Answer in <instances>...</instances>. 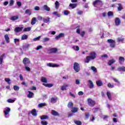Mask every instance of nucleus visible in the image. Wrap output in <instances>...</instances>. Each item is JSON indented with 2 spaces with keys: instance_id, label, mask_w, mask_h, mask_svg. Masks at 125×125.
<instances>
[{
  "instance_id": "f257e3e1",
  "label": "nucleus",
  "mask_w": 125,
  "mask_h": 125,
  "mask_svg": "<svg viewBox=\"0 0 125 125\" xmlns=\"http://www.w3.org/2000/svg\"><path fill=\"white\" fill-rule=\"evenodd\" d=\"M96 58V53L95 52H91L89 56L86 57V60L84 61L85 63H89L90 60H94Z\"/></svg>"
},
{
  "instance_id": "f03ea898",
  "label": "nucleus",
  "mask_w": 125,
  "mask_h": 125,
  "mask_svg": "<svg viewBox=\"0 0 125 125\" xmlns=\"http://www.w3.org/2000/svg\"><path fill=\"white\" fill-rule=\"evenodd\" d=\"M107 42L109 43V46L112 48H115L116 47V41L112 39L107 40Z\"/></svg>"
},
{
  "instance_id": "7ed1b4c3",
  "label": "nucleus",
  "mask_w": 125,
  "mask_h": 125,
  "mask_svg": "<svg viewBox=\"0 0 125 125\" xmlns=\"http://www.w3.org/2000/svg\"><path fill=\"white\" fill-rule=\"evenodd\" d=\"M88 105L90 106V107H93L95 105V104H96V102H95V101H93L92 99L90 98H88L87 100Z\"/></svg>"
},
{
  "instance_id": "20e7f679",
  "label": "nucleus",
  "mask_w": 125,
  "mask_h": 125,
  "mask_svg": "<svg viewBox=\"0 0 125 125\" xmlns=\"http://www.w3.org/2000/svg\"><path fill=\"white\" fill-rule=\"evenodd\" d=\"M73 69L77 73L80 72L81 68L80 67V64L78 62H74L73 65Z\"/></svg>"
},
{
  "instance_id": "39448f33",
  "label": "nucleus",
  "mask_w": 125,
  "mask_h": 125,
  "mask_svg": "<svg viewBox=\"0 0 125 125\" xmlns=\"http://www.w3.org/2000/svg\"><path fill=\"white\" fill-rule=\"evenodd\" d=\"M93 5L95 7H98L99 6H102V1L100 0H96L93 2Z\"/></svg>"
},
{
  "instance_id": "423d86ee",
  "label": "nucleus",
  "mask_w": 125,
  "mask_h": 125,
  "mask_svg": "<svg viewBox=\"0 0 125 125\" xmlns=\"http://www.w3.org/2000/svg\"><path fill=\"white\" fill-rule=\"evenodd\" d=\"M58 51V49L56 48H52L49 50H47V53L51 54V53H56Z\"/></svg>"
},
{
  "instance_id": "0eeeda50",
  "label": "nucleus",
  "mask_w": 125,
  "mask_h": 125,
  "mask_svg": "<svg viewBox=\"0 0 125 125\" xmlns=\"http://www.w3.org/2000/svg\"><path fill=\"white\" fill-rule=\"evenodd\" d=\"M11 109H10V108L9 107H6L4 109V113L5 114V118H8L9 117V115H8V114H9V112H10Z\"/></svg>"
},
{
  "instance_id": "6e6552de",
  "label": "nucleus",
  "mask_w": 125,
  "mask_h": 125,
  "mask_svg": "<svg viewBox=\"0 0 125 125\" xmlns=\"http://www.w3.org/2000/svg\"><path fill=\"white\" fill-rule=\"evenodd\" d=\"M22 62L24 66H26L27 65L31 63V61H30V59L28 58H24L22 60Z\"/></svg>"
},
{
  "instance_id": "1a4fd4ad",
  "label": "nucleus",
  "mask_w": 125,
  "mask_h": 125,
  "mask_svg": "<svg viewBox=\"0 0 125 125\" xmlns=\"http://www.w3.org/2000/svg\"><path fill=\"white\" fill-rule=\"evenodd\" d=\"M115 23L116 26H119L121 24V20L119 18H116L115 20Z\"/></svg>"
},
{
  "instance_id": "9d476101",
  "label": "nucleus",
  "mask_w": 125,
  "mask_h": 125,
  "mask_svg": "<svg viewBox=\"0 0 125 125\" xmlns=\"http://www.w3.org/2000/svg\"><path fill=\"white\" fill-rule=\"evenodd\" d=\"M47 66H48V67H52L53 68L59 67V65L53 64L52 63H47Z\"/></svg>"
},
{
  "instance_id": "9b49d317",
  "label": "nucleus",
  "mask_w": 125,
  "mask_h": 125,
  "mask_svg": "<svg viewBox=\"0 0 125 125\" xmlns=\"http://www.w3.org/2000/svg\"><path fill=\"white\" fill-rule=\"evenodd\" d=\"M42 8L43 10H45V11H50V8L48 7L47 5H44Z\"/></svg>"
},
{
  "instance_id": "f8f14e48",
  "label": "nucleus",
  "mask_w": 125,
  "mask_h": 125,
  "mask_svg": "<svg viewBox=\"0 0 125 125\" xmlns=\"http://www.w3.org/2000/svg\"><path fill=\"white\" fill-rule=\"evenodd\" d=\"M57 99H58L57 97H52L51 99V101H50L51 103H52L53 104H54V103H56V102H57Z\"/></svg>"
},
{
  "instance_id": "ddd939ff",
  "label": "nucleus",
  "mask_w": 125,
  "mask_h": 125,
  "mask_svg": "<svg viewBox=\"0 0 125 125\" xmlns=\"http://www.w3.org/2000/svg\"><path fill=\"white\" fill-rule=\"evenodd\" d=\"M22 30H23V27H16L14 31L16 33H19V32H21V31H22Z\"/></svg>"
},
{
  "instance_id": "4468645a",
  "label": "nucleus",
  "mask_w": 125,
  "mask_h": 125,
  "mask_svg": "<svg viewBox=\"0 0 125 125\" xmlns=\"http://www.w3.org/2000/svg\"><path fill=\"white\" fill-rule=\"evenodd\" d=\"M4 39L7 43H9V42H10V40L9 39V37L8 36V35L5 34L4 35Z\"/></svg>"
},
{
  "instance_id": "2eb2a0df",
  "label": "nucleus",
  "mask_w": 125,
  "mask_h": 125,
  "mask_svg": "<svg viewBox=\"0 0 125 125\" xmlns=\"http://www.w3.org/2000/svg\"><path fill=\"white\" fill-rule=\"evenodd\" d=\"M30 44H26L22 46V48L24 50H29V47H30Z\"/></svg>"
},
{
  "instance_id": "dca6fc26",
  "label": "nucleus",
  "mask_w": 125,
  "mask_h": 125,
  "mask_svg": "<svg viewBox=\"0 0 125 125\" xmlns=\"http://www.w3.org/2000/svg\"><path fill=\"white\" fill-rule=\"evenodd\" d=\"M18 19H19V17L18 16H15L10 18V20H11V21H16V20H18Z\"/></svg>"
},
{
  "instance_id": "f3484780",
  "label": "nucleus",
  "mask_w": 125,
  "mask_h": 125,
  "mask_svg": "<svg viewBox=\"0 0 125 125\" xmlns=\"http://www.w3.org/2000/svg\"><path fill=\"white\" fill-rule=\"evenodd\" d=\"M124 62H125V58L123 57H120L119 58V62L120 64H123Z\"/></svg>"
},
{
  "instance_id": "a211bd4d",
  "label": "nucleus",
  "mask_w": 125,
  "mask_h": 125,
  "mask_svg": "<svg viewBox=\"0 0 125 125\" xmlns=\"http://www.w3.org/2000/svg\"><path fill=\"white\" fill-rule=\"evenodd\" d=\"M28 98H33V97L34 96V93L28 91V94L27 95Z\"/></svg>"
},
{
  "instance_id": "6ab92c4d",
  "label": "nucleus",
  "mask_w": 125,
  "mask_h": 125,
  "mask_svg": "<svg viewBox=\"0 0 125 125\" xmlns=\"http://www.w3.org/2000/svg\"><path fill=\"white\" fill-rule=\"evenodd\" d=\"M88 83H89V88H93V87H94V84H93V82H92L91 80H89Z\"/></svg>"
},
{
  "instance_id": "aec40b11",
  "label": "nucleus",
  "mask_w": 125,
  "mask_h": 125,
  "mask_svg": "<svg viewBox=\"0 0 125 125\" xmlns=\"http://www.w3.org/2000/svg\"><path fill=\"white\" fill-rule=\"evenodd\" d=\"M106 95L108 97V99L111 101L112 100V95L111 94V93L109 91L106 92Z\"/></svg>"
},
{
  "instance_id": "412c9836",
  "label": "nucleus",
  "mask_w": 125,
  "mask_h": 125,
  "mask_svg": "<svg viewBox=\"0 0 125 125\" xmlns=\"http://www.w3.org/2000/svg\"><path fill=\"white\" fill-rule=\"evenodd\" d=\"M77 5H78L77 3H70L69 4V6L72 9H74V8H76V7H77Z\"/></svg>"
},
{
  "instance_id": "4be33fe9",
  "label": "nucleus",
  "mask_w": 125,
  "mask_h": 125,
  "mask_svg": "<svg viewBox=\"0 0 125 125\" xmlns=\"http://www.w3.org/2000/svg\"><path fill=\"white\" fill-rule=\"evenodd\" d=\"M25 14H28L29 16L32 15V11L31 9H27L25 11Z\"/></svg>"
},
{
  "instance_id": "5701e85b",
  "label": "nucleus",
  "mask_w": 125,
  "mask_h": 125,
  "mask_svg": "<svg viewBox=\"0 0 125 125\" xmlns=\"http://www.w3.org/2000/svg\"><path fill=\"white\" fill-rule=\"evenodd\" d=\"M96 83L98 86H102V85H103V83L101 80H98L97 81Z\"/></svg>"
},
{
  "instance_id": "b1692460",
  "label": "nucleus",
  "mask_w": 125,
  "mask_h": 125,
  "mask_svg": "<svg viewBox=\"0 0 125 125\" xmlns=\"http://www.w3.org/2000/svg\"><path fill=\"white\" fill-rule=\"evenodd\" d=\"M37 22V18H33L32 19L31 24V25H35L36 23Z\"/></svg>"
},
{
  "instance_id": "393cba45",
  "label": "nucleus",
  "mask_w": 125,
  "mask_h": 125,
  "mask_svg": "<svg viewBox=\"0 0 125 125\" xmlns=\"http://www.w3.org/2000/svg\"><path fill=\"white\" fill-rule=\"evenodd\" d=\"M43 21L44 23H48V22H50V18H43Z\"/></svg>"
},
{
  "instance_id": "a878e982",
  "label": "nucleus",
  "mask_w": 125,
  "mask_h": 125,
  "mask_svg": "<svg viewBox=\"0 0 125 125\" xmlns=\"http://www.w3.org/2000/svg\"><path fill=\"white\" fill-rule=\"evenodd\" d=\"M51 114L53 116H59V113L54 110H52Z\"/></svg>"
},
{
  "instance_id": "bb28decb",
  "label": "nucleus",
  "mask_w": 125,
  "mask_h": 125,
  "mask_svg": "<svg viewBox=\"0 0 125 125\" xmlns=\"http://www.w3.org/2000/svg\"><path fill=\"white\" fill-rule=\"evenodd\" d=\"M31 114L34 116V117H37V110L36 109H33L31 111Z\"/></svg>"
},
{
  "instance_id": "cd10ccee",
  "label": "nucleus",
  "mask_w": 125,
  "mask_h": 125,
  "mask_svg": "<svg viewBox=\"0 0 125 125\" xmlns=\"http://www.w3.org/2000/svg\"><path fill=\"white\" fill-rule=\"evenodd\" d=\"M69 86L68 84H65L62 86L61 87V90L64 91V90H67V87Z\"/></svg>"
},
{
  "instance_id": "c85d7f7f",
  "label": "nucleus",
  "mask_w": 125,
  "mask_h": 125,
  "mask_svg": "<svg viewBox=\"0 0 125 125\" xmlns=\"http://www.w3.org/2000/svg\"><path fill=\"white\" fill-rule=\"evenodd\" d=\"M115 62H116V61L114 59L109 60L108 62V65H109V66H111V65H112V64H114Z\"/></svg>"
},
{
  "instance_id": "c756f323",
  "label": "nucleus",
  "mask_w": 125,
  "mask_h": 125,
  "mask_svg": "<svg viewBox=\"0 0 125 125\" xmlns=\"http://www.w3.org/2000/svg\"><path fill=\"white\" fill-rule=\"evenodd\" d=\"M28 39V35L26 34H23L21 38V41H24L25 40H27Z\"/></svg>"
},
{
  "instance_id": "7c9ffc66",
  "label": "nucleus",
  "mask_w": 125,
  "mask_h": 125,
  "mask_svg": "<svg viewBox=\"0 0 125 125\" xmlns=\"http://www.w3.org/2000/svg\"><path fill=\"white\" fill-rule=\"evenodd\" d=\"M41 82L42 83H47V79L45 77H42L41 78Z\"/></svg>"
},
{
  "instance_id": "2f4dec72",
  "label": "nucleus",
  "mask_w": 125,
  "mask_h": 125,
  "mask_svg": "<svg viewBox=\"0 0 125 125\" xmlns=\"http://www.w3.org/2000/svg\"><path fill=\"white\" fill-rule=\"evenodd\" d=\"M5 54H3V55H1L0 56V64H2V62L3 61V57H4V56Z\"/></svg>"
},
{
  "instance_id": "473e14b6",
  "label": "nucleus",
  "mask_w": 125,
  "mask_h": 125,
  "mask_svg": "<svg viewBox=\"0 0 125 125\" xmlns=\"http://www.w3.org/2000/svg\"><path fill=\"white\" fill-rule=\"evenodd\" d=\"M117 70L119 72H121V71H122L123 72H125V67L124 66L120 67L118 68Z\"/></svg>"
},
{
  "instance_id": "72a5a7b5",
  "label": "nucleus",
  "mask_w": 125,
  "mask_h": 125,
  "mask_svg": "<svg viewBox=\"0 0 125 125\" xmlns=\"http://www.w3.org/2000/svg\"><path fill=\"white\" fill-rule=\"evenodd\" d=\"M55 8L56 9H58V8H59V6L60 5V4H59V2H58V1H56L55 3Z\"/></svg>"
},
{
  "instance_id": "f704fd0d",
  "label": "nucleus",
  "mask_w": 125,
  "mask_h": 125,
  "mask_svg": "<svg viewBox=\"0 0 125 125\" xmlns=\"http://www.w3.org/2000/svg\"><path fill=\"white\" fill-rule=\"evenodd\" d=\"M44 106H46V104H45V103H41L38 104V107L39 108H42V107H44Z\"/></svg>"
},
{
  "instance_id": "c9c22d12",
  "label": "nucleus",
  "mask_w": 125,
  "mask_h": 125,
  "mask_svg": "<svg viewBox=\"0 0 125 125\" xmlns=\"http://www.w3.org/2000/svg\"><path fill=\"white\" fill-rule=\"evenodd\" d=\"M43 85L46 86V87H52L53 86V84H45L43 83Z\"/></svg>"
},
{
  "instance_id": "e433bc0d",
  "label": "nucleus",
  "mask_w": 125,
  "mask_h": 125,
  "mask_svg": "<svg viewBox=\"0 0 125 125\" xmlns=\"http://www.w3.org/2000/svg\"><path fill=\"white\" fill-rule=\"evenodd\" d=\"M73 105H74V104L71 102H69L68 103V104H67V107L69 108V109H71V108H72L73 107Z\"/></svg>"
},
{
  "instance_id": "4c0bfd02",
  "label": "nucleus",
  "mask_w": 125,
  "mask_h": 125,
  "mask_svg": "<svg viewBox=\"0 0 125 125\" xmlns=\"http://www.w3.org/2000/svg\"><path fill=\"white\" fill-rule=\"evenodd\" d=\"M119 6L118 7V11H121L122 9H123V6H122V4L119 3L118 4Z\"/></svg>"
},
{
  "instance_id": "58836bf2",
  "label": "nucleus",
  "mask_w": 125,
  "mask_h": 125,
  "mask_svg": "<svg viewBox=\"0 0 125 125\" xmlns=\"http://www.w3.org/2000/svg\"><path fill=\"white\" fill-rule=\"evenodd\" d=\"M73 49L76 50V51H79L80 50V47L78 46H73L72 47Z\"/></svg>"
},
{
  "instance_id": "ea45409f",
  "label": "nucleus",
  "mask_w": 125,
  "mask_h": 125,
  "mask_svg": "<svg viewBox=\"0 0 125 125\" xmlns=\"http://www.w3.org/2000/svg\"><path fill=\"white\" fill-rule=\"evenodd\" d=\"M74 123L77 125H82V122L80 121L74 120Z\"/></svg>"
},
{
  "instance_id": "a19ab883",
  "label": "nucleus",
  "mask_w": 125,
  "mask_h": 125,
  "mask_svg": "<svg viewBox=\"0 0 125 125\" xmlns=\"http://www.w3.org/2000/svg\"><path fill=\"white\" fill-rule=\"evenodd\" d=\"M78 108H77V107H73L72 109L71 110L72 113H77V112H78Z\"/></svg>"
},
{
  "instance_id": "79ce46f5",
  "label": "nucleus",
  "mask_w": 125,
  "mask_h": 125,
  "mask_svg": "<svg viewBox=\"0 0 125 125\" xmlns=\"http://www.w3.org/2000/svg\"><path fill=\"white\" fill-rule=\"evenodd\" d=\"M46 119H48V116L46 115H42L41 117V120H46Z\"/></svg>"
},
{
  "instance_id": "37998d69",
  "label": "nucleus",
  "mask_w": 125,
  "mask_h": 125,
  "mask_svg": "<svg viewBox=\"0 0 125 125\" xmlns=\"http://www.w3.org/2000/svg\"><path fill=\"white\" fill-rule=\"evenodd\" d=\"M91 69L92 71H94L95 73H97V69L94 66H91Z\"/></svg>"
},
{
  "instance_id": "c03bdc74",
  "label": "nucleus",
  "mask_w": 125,
  "mask_h": 125,
  "mask_svg": "<svg viewBox=\"0 0 125 125\" xmlns=\"http://www.w3.org/2000/svg\"><path fill=\"white\" fill-rule=\"evenodd\" d=\"M31 31V27H26L23 29V32H29Z\"/></svg>"
},
{
  "instance_id": "a18cd8bd",
  "label": "nucleus",
  "mask_w": 125,
  "mask_h": 125,
  "mask_svg": "<svg viewBox=\"0 0 125 125\" xmlns=\"http://www.w3.org/2000/svg\"><path fill=\"white\" fill-rule=\"evenodd\" d=\"M49 38H45L43 39L42 42H49Z\"/></svg>"
},
{
  "instance_id": "49530a36",
  "label": "nucleus",
  "mask_w": 125,
  "mask_h": 125,
  "mask_svg": "<svg viewBox=\"0 0 125 125\" xmlns=\"http://www.w3.org/2000/svg\"><path fill=\"white\" fill-rule=\"evenodd\" d=\"M53 14H54V15H56L57 17H60V16H61V15H60V14H59L57 12H54L53 13Z\"/></svg>"
},
{
  "instance_id": "de8ad7c7",
  "label": "nucleus",
  "mask_w": 125,
  "mask_h": 125,
  "mask_svg": "<svg viewBox=\"0 0 125 125\" xmlns=\"http://www.w3.org/2000/svg\"><path fill=\"white\" fill-rule=\"evenodd\" d=\"M63 14L64 15H66V16L69 15V14H70V12L68 10H65L63 12Z\"/></svg>"
},
{
  "instance_id": "09e8293b",
  "label": "nucleus",
  "mask_w": 125,
  "mask_h": 125,
  "mask_svg": "<svg viewBox=\"0 0 125 125\" xmlns=\"http://www.w3.org/2000/svg\"><path fill=\"white\" fill-rule=\"evenodd\" d=\"M41 38H42V36H39L38 37L33 39V41L34 42H37V41H40V40H41Z\"/></svg>"
},
{
  "instance_id": "8fccbe9b",
  "label": "nucleus",
  "mask_w": 125,
  "mask_h": 125,
  "mask_svg": "<svg viewBox=\"0 0 125 125\" xmlns=\"http://www.w3.org/2000/svg\"><path fill=\"white\" fill-rule=\"evenodd\" d=\"M14 89L16 91H18V90H19V86H18L17 85H14Z\"/></svg>"
},
{
  "instance_id": "3c124183",
  "label": "nucleus",
  "mask_w": 125,
  "mask_h": 125,
  "mask_svg": "<svg viewBox=\"0 0 125 125\" xmlns=\"http://www.w3.org/2000/svg\"><path fill=\"white\" fill-rule=\"evenodd\" d=\"M48 124V123H47V122L45 121H41V124H42V125H47Z\"/></svg>"
},
{
  "instance_id": "603ef678",
  "label": "nucleus",
  "mask_w": 125,
  "mask_h": 125,
  "mask_svg": "<svg viewBox=\"0 0 125 125\" xmlns=\"http://www.w3.org/2000/svg\"><path fill=\"white\" fill-rule=\"evenodd\" d=\"M114 15V14L112 12L109 11L107 13V16L110 17V16H113Z\"/></svg>"
},
{
  "instance_id": "864d4df0",
  "label": "nucleus",
  "mask_w": 125,
  "mask_h": 125,
  "mask_svg": "<svg viewBox=\"0 0 125 125\" xmlns=\"http://www.w3.org/2000/svg\"><path fill=\"white\" fill-rule=\"evenodd\" d=\"M24 68H25V70L26 71H27V72H30V71H31V68H30V67L27 66V65H24Z\"/></svg>"
},
{
  "instance_id": "5fc2aeb1",
  "label": "nucleus",
  "mask_w": 125,
  "mask_h": 125,
  "mask_svg": "<svg viewBox=\"0 0 125 125\" xmlns=\"http://www.w3.org/2000/svg\"><path fill=\"white\" fill-rule=\"evenodd\" d=\"M108 87H109L110 88H113L114 87V85L111 84V83H108L107 84Z\"/></svg>"
},
{
  "instance_id": "6e6d98bb",
  "label": "nucleus",
  "mask_w": 125,
  "mask_h": 125,
  "mask_svg": "<svg viewBox=\"0 0 125 125\" xmlns=\"http://www.w3.org/2000/svg\"><path fill=\"white\" fill-rule=\"evenodd\" d=\"M98 110H99V108H93L92 111L93 113H96V112H97Z\"/></svg>"
},
{
  "instance_id": "4d7b16f0",
  "label": "nucleus",
  "mask_w": 125,
  "mask_h": 125,
  "mask_svg": "<svg viewBox=\"0 0 125 125\" xmlns=\"http://www.w3.org/2000/svg\"><path fill=\"white\" fill-rule=\"evenodd\" d=\"M14 101H15L14 100H12V99H9L7 100V102L8 103H13V102H14Z\"/></svg>"
},
{
  "instance_id": "13d9d810",
  "label": "nucleus",
  "mask_w": 125,
  "mask_h": 125,
  "mask_svg": "<svg viewBox=\"0 0 125 125\" xmlns=\"http://www.w3.org/2000/svg\"><path fill=\"white\" fill-rule=\"evenodd\" d=\"M113 81L117 83H119L120 84V83L119 82V80L116 78H113Z\"/></svg>"
},
{
  "instance_id": "bf43d9fd",
  "label": "nucleus",
  "mask_w": 125,
  "mask_h": 125,
  "mask_svg": "<svg viewBox=\"0 0 125 125\" xmlns=\"http://www.w3.org/2000/svg\"><path fill=\"white\" fill-rule=\"evenodd\" d=\"M5 81L8 83L10 84V79L9 78H5Z\"/></svg>"
},
{
  "instance_id": "052dcab7",
  "label": "nucleus",
  "mask_w": 125,
  "mask_h": 125,
  "mask_svg": "<svg viewBox=\"0 0 125 125\" xmlns=\"http://www.w3.org/2000/svg\"><path fill=\"white\" fill-rule=\"evenodd\" d=\"M29 89H30V90H37V87L35 86H32L29 88Z\"/></svg>"
},
{
  "instance_id": "680f3d73",
  "label": "nucleus",
  "mask_w": 125,
  "mask_h": 125,
  "mask_svg": "<svg viewBox=\"0 0 125 125\" xmlns=\"http://www.w3.org/2000/svg\"><path fill=\"white\" fill-rule=\"evenodd\" d=\"M42 45L38 46L36 48V50H40V49H42Z\"/></svg>"
},
{
  "instance_id": "e2e57ef3",
  "label": "nucleus",
  "mask_w": 125,
  "mask_h": 125,
  "mask_svg": "<svg viewBox=\"0 0 125 125\" xmlns=\"http://www.w3.org/2000/svg\"><path fill=\"white\" fill-rule=\"evenodd\" d=\"M20 41V40H19V39H14L15 43H17V42H19Z\"/></svg>"
},
{
  "instance_id": "0e129e2a",
  "label": "nucleus",
  "mask_w": 125,
  "mask_h": 125,
  "mask_svg": "<svg viewBox=\"0 0 125 125\" xmlns=\"http://www.w3.org/2000/svg\"><path fill=\"white\" fill-rule=\"evenodd\" d=\"M123 41H124V39H123V38H122L119 37V38H118L117 39V42H123Z\"/></svg>"
},
{
  "instance_id": "69168bd1",
  "label": "nucleus",
  "mask_w": 125,
  "mask_h": 125,
  "mask_svg": "<svg viewBox=\"0 0 125 125\" xmlns=\"http://www.w3.org/2000/svg\"><path fill=\"white\" fill-rule=\"evenodd\" d=\"M59 36L60 38H63V37H65V34L64 33H60Z\"/></svg>"
},
{
  "instance_id": "338daca9",
  "label": "nucleus",
  "mask_w": 125,
  "mask_h": 125,
  "mask_svg": "<svg viewBox=\"0 0 125 125\" xmlns=\"http://www.w3.org/2000/svg\"><path fill=\"white\" fill-rule=\"evenodd\" d=\"M17 4L18 6H19V7H20V6H21V5H22V4L21 3V2H20V1H18L17 2Z\"/></svg>"
},
{
  "instance_id": "774afa93",
  "label": "nucleus",
  "mask_w": 125,
  "mask_h": 125,
  "mask_svg": "<svg viewBox=\"0 0 125 125\" xmlns=\"http://www.w3.org/2000/svg\"><path fill=\"white\" fill-rule=\"evenodd\" d=\"M75 83L76 84H80L81 83V82H80V80L79 79H77Z\"/></svg>"
}]
</instances>
